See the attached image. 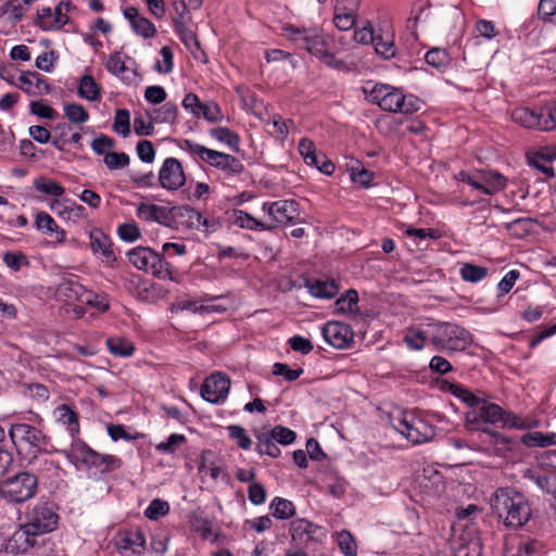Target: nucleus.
Instances as JSON below:
<instances>
[{
  "mask_svg": "<svg viewBox=\"0 0 556 556\" xmlns=\"http://www.w3.org/2000/svg\"><path fill=\"white\" fill-rule=\"evenodd\" d=\"M33 1L34 0H9L3 5V11L17 22L21 21L24 14L29 10Z\"/></svg>",
  "mask_w": 556,
  "mask_h": 556,
  "instance_id": "obj_43",
  "label": "nucleus"
},
{
  "mask_svg": "<svg viewBox=\"0 0 556 556\" xmlns=\"http://www.w3.org/2000/svg\"><path fill=\"white\" fill-rule=\"evenodd\" d=\"M404 341L409 348H424L429 344V334L428 331L420 329H408Z\"/></svg>",
  "mask_w": 556,
  "mask_h": 556,
  "instance_id": "obj_47",
  "label": "nucleus"
},
{
  "mask_svg": "<svg viewBox=\"0 0 556 556\" xmlns=\"http://www.w3.org/2000/svg\"><path fill=\"white\" fill-rule=\"evenodd\" d=\"M9 435L15 445L27 444L31 453H34L33 463L36 459V454L48 452V438L43 432L28 424H14L9 430Z\"/></svg>",
  "mask_w": 556,
  "mask_h": 556,
  "instance_id": "obj_10",
  "label": "nucleus"
},
{
  "mask_svg": "<svg viewBox=\"0 0 556 556\" xmlns=\"http://www.w3.org/2000/svg\"><path fill=\"white\" fill-rule=\"evenodd\" d=\"M371 102L389 112L414 114L421 109V101L414 96H404L399 89L389 85H376L370 91Z\"/></svg>",
  "mask_w": 556,
  "mask_h": 556,
  "instance_id": "obj_5",
  "label": "nucleus"
},
{
  "mask_svg": "<svg viewBox=\"0 0 556 556\" xmlns=\"http://www.w3.org/2000/svg\"><path fill=\"white\" fill-rule=\"evenodd\" d=\"M303 372L302 368L291 369L287 364L275 363L273 366V375L282 376L287 381L296 380Z\"/></svg>",
  "mask_w": 556,
  "mask_h": 556,
  "instance_id": "obj_59",
  "label": "nucleus"
},
{
  "mask_svg": "<svg viewBox=\"0 0 556 556\" xmlns=\"http://www.w3.org/2000/svg\"><path fill=\"white\" fill-rule=\"evenodd\" d=\"M501 422L503 427L521 428L522 425L515 414L506 413L500 405L490 403L484 399L478 407L465 415V426L470 431H483L496 438L498 433L491 431L488 425Z\"/></svg>",
  "mask_w": 556,
  "mask_h": 556,
  "instance_id": "obj_3",
  "label": "nucleus"
},
{
  "mask_svg": "<svg viewBox=\"0 0 556 556\" xmlns=\"http://www.w3.org/2000/svg\"><path fill=\"white\" fill-rule=\"evenodd\" d=\"M338 546L344 556H357V545L354 536L348 530L338 534Z\"/></svg>",
  "mask_w": 556,
  "mask_h": 556,
  "instance_id": "obj_46",
  "label": "nucleus"
},
{
  "mask_svg": "<svg viewBox=\"0 0 556 556\" xmlns=\"http://www.w3.org/2000/svg\"><path fill=\"white\" fill-rule=\"evenodd\" d=\"M489 274V269L483 266H478L469 263L463 264L459 275L463 280L468 282H479L483 280Z\"/></svg>",
  "mask_w": 556,
  "mask_h": 556,
  "instance_id": "obj_42",
  "label": "nucleus"
},
{
  "mask_svg": "<svg viewBox=\"0 0 556 556\" xmlns=\"http://www.w3.org/2000/svg\"><path fill=\"white\" fill-rule=\"evenodd\" d=\"M356 13L339 12L337 8H334L333 24L339 30L345 31L352 29L356 23Z\"/></svg>",
  "mask_w": 556,
  "mask_h": 556,
  "instance_id": "obj_51",
  "label": "nucleus"
},
{
  "mask_svg": "<svg viewBox=\"0 0 556 556\" xmlns=\"http://www.w3.org/2000/svg\"><path fill=\"white\" fill-rule=\"evenodd\" d=\"M24 390L22 393L25 396L36 399L39 401H46L49 399V390L45 384L41 383H28L23 384Z\"/></svg>",
  "mask_w": 556,
  "mask_h": 556,
  "instance_id": "obj_55",
  "label": "nucleus"
},
{
  "mask_svg": "<svg viewBox=\"0 0 556 556\" xmlns=\"http://www.w3.org/2000/svg\"><path fill=\"white\" fill-rule=\"evenodd\" d=\"M157 119L161 123L173 124L178 115V106L175 103L167 102L157 111Z\"/></svg>",
  "mask_w": 556,
  "mask_h": 556,
  "instance_id": "obj_63",
  "label": "nucleus"
},
{
  "mask_svg": "<svg viewBox=\"0 0 556 556\" xmlns=\"http://www.w3.org/2000/svg\"><path fill=\"white\" fill-rule=\"evenodd\" d=\"M129 262L140 270L151 273L152 275L173 280V270L170 265L162 255L155 253L149 248H136L128 253Z\"/></svg>",
  "mask_w": 556,
  "mask_h": 556,
  "instance_id": "obj_8",
  "label": "nucleus"
},
{
  "mask_svg": "<svg viewBox=\"0 0 556 556\" xmlns=\"http://www.w3.org/2000/svg\"><path fill=\"white\" fill-rule=\"evenodd\" d=\"M210 136L215 140L225 143L230 149L237 151L240 144L239 136L227 127H215L210 130Z\"/></svg>",
  "mask_w": 556,
  "mask_h": 556,
  "instance_id": "obj_36",
  "label": "nucleus"
},
{
  "mask_svg": "<svg viewBox=\"0 0 556 556\" xmlns=\"http://www.w3.org/2000/svg\"><path fill=\"white\" fill-rule=\"evenodd\" d=\"M64 116L73 124H85L89 119V113L81 104L67 103L64 105Z\"/></svg>",
  "mask_w": 556,
  "mask_h": 556,
  "instance_id": "obj_44",
  "label": "nucleus"
},
{
  "mask_svg": "<svg viewBox=\"0 0 556 556\" xmlns=\"http://www.w3.org/2000/svg\"><path fill=\"white\" fill-rule=\"evenodd\" d=\"M232 222L235 225L239 226L240 228H245L250 230H271L274 229L273 224H267L265 222L258 220L255 217L251 216L247 212H243L241 210L233 211L232 214Z\"/></svg>",
  "mask_w": 556,
  "mask_h": 556,
  "instance_id": "obj_27",
  "label": "nucleus"
},
{
  "mask_svg": "<svg viewBox=\"0 0 556 556\" xmlns=\"http://www.w3.org/2000/svg\"><path fill=\"white\" fill-rule=\"evenodd\" d=\"M2 260L14 271H18L24 266H29L27 256L22 252H5Z\"/></svg>",
  "mask_w": 556,
  "mask_h": 556,
  "instance_id": "obj_52",
  "label": "nucleus"
},
{
  "mask_svg": "<svg viewBox=\"0 0 556 556\" xmlns=\"http://www.w3.org/2000/svg\"><path fill=\"white\" fill-rule=\"evenodd\" d=\"M269 432L271 438L282 445L291 444L296 438L294 431L283 426H275Z\"/></svg>",
  "mask_w": 556,
  "mask_h": 556,
  "instance_id": "obj_56",
  "label": "nucleus"
},
{
  "mask_svg": "<svg viewBox=\"0 0 556 556\" xmlns=\"http://www.w3.org/2000/svg\"><path fill=\"white\" fill-rule=\"evenodd\" d=\"M426 62L433 67H442L447 64L448 55L445 50L431 49L426 53Z\"/></svg>",
  "mask_w": 556,
  "mask_h": 556,
  "instance_id": "obj_60",
  "label": "nucleus"
},
{
  "mask_svg": "<svg viewBox=\"0 0 556 556\" xmlns=\"http://www.w3.org/2000/svg\"><path fill=\"white\" fill-rule=\"evenodd\" d=\"M136 34L144 37L151 38L155 35L156 28L148 18L141 16L136 23L131 26Z\"/></svg>",
  "mask_w": 556,
  "mask_h": 556,
  "instance_id": "obj_64",
  "label": "nucleus"
},
{
  "mask_svg": "<svg viewBox=\"0 0 556 556\" xmlns=\"http://www.w3.org/2000/svg\"><path fill=\"white\" fill-rule=\"evenodd\" d=\"M71 200L68 199H53L49 207L50 210L55 213L60 218L64 220L71 219Z\"/></svg>",
  "mask_w": 556,
  "mask_h": 556,
  "instance_id": "obj_57",
  "label": "nucleus"
},
{
  "mask_svg": "<svg viewBox=\"0 0 556 556\" xmlns=\"http://www.w3.org/2000/svg\"><path fill=\"white\" fill-rule=\"evenodd\" d=\"M254 434L258 441L256 446V452L258 454H266L273 458H277L280 455L281 451L276 445L270 432H262L256 430Z\"/></svg>",
  "mask_w": 556,
  "mask_h": 556,
  "instance_id": "obj_32",
  "label": "nucleus"
},
{
  "mask_svg": "<svg viewBox=\"0 0 556 556\" xmlns=\"http://www.w3.org/2000/svg\"><path fill=\"white\" fill-rule=\"evenodd\" d=\"M34 188L53 199H59L65 193V188L61 184L45 176L37 177L34 180Z\"/></svg>",
  "mask_w": 556,
  "mask_h": 556,
  "instance_id": "obj_31",
  "label": "nucleus"
},
{
  "mask_svg": "<svg viewBox=\"0 0 556 556\" xmlns=\"http://www.w3.org/2000/svg\"><path fill=\"white\" fill-rule=\"evenodd\" d=\"M358 294L355 290H349L345 295L336 301V311L356 316L358 314Z\"/></svg>",
  "mask_w": 556,
  "mask_h": 556,
  "instance_id": "obj_34",
  "label": "nucleus"
},
{
  "mask_svg": "<svg viewBox=\"0 0 556 556\" xmlns=\"http://www.w3.org/2000/svg\"><path fill=\"white\" fill-rule=\"evenodd\" d=\"M323 336L332 348H345L353 339V332L350 326L330 321L323 328Z\"/></svg>",
  "mask_w": 556,
  "mask_h": 556,
  "instance_id": "obj_20",
  "label": "nucleus"
},
{
  "mask_svg": "<svg viewBox=\"0 0 556 556\" xmlns=\"http://www.w3.org/2000/svg\"><path fill=\"white\" fill-rule=\"evenodd\" d=\"M58 521L59 515L52 503H37L26 513L25 522L10 538V551L16 554H26L38 545L40 536L56 528Z\"/></svg>",
  "mask_w": 556,
  "mask_h": 556,
  "instance_id": "obj_1",
  "label": "nucleus"
},
{
  "mask_svg": "<svg viewBox=\"0 0 556 556\" xmlns=\"http://www.w3.org/2000/svg\"><path fill=\"white\" fill-rule=\"evenodd\" d=\"M215 168L222 170L226 176H235L243 172L244 166L239 159L231 154L224 153L216 163Z\"/></svg>",
  "mask_w": 556,
  "mask_h": 556,
  "instance_id": "obj_35",
  "label": "nucleus"
},
{
  "mask_svg": "<svg viewBox=\"0 0 556 556\" xmlns=\"http://www.w3.org/2000/svg\"><path fill=\"white\" fill-rule=\"evenodd\" d=\"M181 105L193 117L204 118L208 123H218L224 118L222 110L216 102L203 103L199 96L193 92H189L184 97Z\"/></svg>",
  "mask_w": 556,
  "mask_h": 556,
  "instance_id": "obj_12",
  "label": "nucleus"
},
{
  "mask_svg": "<svg viewBox=\"0 0 556 556\" xmlns=\"http://www.w3.org/2000/svg\"><path fill=\"white\" fill-rule=\"evenodd\" d=\"M35 227L45 235L54 233L55 243L61 244L66 239V231L62 229L47 212L40 211L35 216Z\"/></svg>",
  "mask_w": 556,
  "mask_h": 556,
  "instance_id": "obj_24",
  "label": "nucleus"
},
{
  "mask_svg": "<svg viewBox=\"0 0 556 556\" xmlns=\"http://www.w3.org/2000/svg\"><path fill=\"white\" fill-rule=\"evenodd\" d=\"M263 211L270 217L274 228L277 225H287L296 223L300 218L299 204L294 200H278L275 202H265Z\"/></svg>",
  "mask_w": 556,
  "mask_h": 556,
  "instance_id": "obj_13",
  "label": "nucleus"
},
{
  "mask_svg": "<svg viewBox=\"0 0 556 556\" xmlns=\"http://www.w3.org/2000/svg\"><path fill=\"white\" fill-rule=\"evenodd\" d=\"M141 546L146 545L144 534L137 530L135 532H126L125 536L121 540L118 544V548L121 549H130L132 546Z\"/></svg>",
  "mask_w": 556,
  "mask_h": 556,
  "instance_id": "obj_53",
  "label": "nucleus"
},
{
  "mask_svg": "<svg viewBox=\"0 0 556 556\" xmlns=\"http://www.w3.org/2000/svg\"><path fill=\"white\" fill-rule=\"evenodd\" d=\"M168 511L169 505L167 502L154 498L144 510V516L150 520H157L160 517L167 515Z\"/></svg>",
  "mask_w": 556,
  "mask_h": 556,
  "instance_id": "obj_48",
  "label": "nucleus"
},
{
  "mask_svg": "<svg viewBox=\"0 0 556 556\" xmlns=\"http://www.w3.org/2000/svg\"><path fill=\"white\" fill-rule=\"evenodd\" d=\"M227 431L230 439L235 440L239 447L242 450H249L251 447L252 441L243 427L231 425L227 427Z\"/></svg>",
  "mask_w": 556,
  "mask_h": 556,
  "instance_id": "obj_50",
  "label": "nucleus"
},
{
  "mask_svg": "<svg viewBox=\"0 0 556 556\" xmlns=\"http://www.w3.org/2000/svg\"><path fill=\"white\" fill-rule=\"evenodd\" d=\"M462 542L455 547V556H482V543L479 536L473 535L466 539L462 536Z\"/></svg>",
  "mask_w": 556,
  "mask_h": 556,
  "instance_id": "obj_33",
  "label": "nucleus"
},
{
  "mask_svg": "<svg viewBox=\"0 0 556 556\" xmlns=\"http://www.w3.org/2000/svg\"><path fill=\"white\" fill-rule=\"evenodd\" d=\"M269 508L273 510V516L278 519H289L295 515L294 504L282 497H275Z\"/></svg>",
  "mask_w": 556,
  "mask_h": 556,
  "instance_id": "obj_37",
  "label": "nucleus"
},
{
  "mask_svg": "<svg viewBox=\"0 0 556 556\" xmlns=\"http://www.w3.org/2000/svg\"><path fill=\"white\" fill-rule=\"evenodd\" d=\"M138 157L144 163H152L155 157V149L151 141L141 140L136 148Z\"/></svg>",
  "mask_w": 556,
  "mask_h": 556,
  "instance_id": "obj_62",
  "label": "nucleus"
},
{
  "mask_svg": "<svg viewBox=\"0 0 556 556\" xmlns=\"http://www.w3.org/2000/svg\"><path fill=\"white\" fill-rule=\"evenodd\" d=\"M38 478L24 471L0 481V496L10 503L21 504L37 493Z\"/></svg>",
  "mask_w": 556,
  "mask_h": 556,
  "instance_id": "obj_7",
  "label": "nucleus"
},
{
  "mask_svg": "<svg viewBox=\"0 0 556 556\" xmlns=\"http://www.w3.org/2000/svg\"><path fill=\"white\" fill-rule=\"evenodd\" d=\"M283 35L327 65L337 66L334 56L329 51L328 40L318 28H296L288 25L283 27Z\"/></svg>",
  "mask_w": 556,
  "mask_h": 556,
  "instance_id": "obj_4",
  "label": "nucleus"
},
{
  "mask_svg": "<svg viewBox=\"0 0 556 556\" xmlns=\"http://www.w3.org/2000/svg\"><path fill=\"white\" fill-rule=\"evenodd\" d=\"M186 442V437L184 434L173 433L170 434L165 442H161L156 445V451L161 453H174L179 445Z\"/></svg>",
  "mask_w": 556,
  "mask_h": 556,
  "instance_id": "obj_58",
  "label": "nucleus"
},
{
  "mask_svg": "<svg viewBox=\"0 0 556 556\" xmlns=\"http://www.w3.org/2000/svg\"><path fill=\"white\" fill-rule=\"evenodd\" d=\"M159 184L168 191L179 190L186 184V174L181 163L175 157H167L157 176Z\"/></svg>",
  "mask_w": 556,
  "mask_h": 556,
  "instance_id": "obj_16",
  "label": "nucleus"
},
{
  "mask_svg": "<svg viewBox=\"0 0 556 556\" xmlns=\"http://www.w3.org/2000/svg\"><path fill=\"white\" fill-rule=\"evenodd\" d=\"M391 424L396 431L415 444L426 442L432 435L431 428L424 420L407 412L392 416Z\"/></svg>",
  "mask_w": 556,
  "mask_h": 556,
  "instance_id": "obj_9",
  "label": "nucleus"
},
{
  "mask_svg": "<svg viewBox=\"0 0 556 556\" xmlns=\"http://www.w3.org/2000/svg\"><path fill=\"white\" fill-rule=\"evenodd\" d=\"M174 218L184 227L200 229V212L189 205H179L172 208Z\"/></svg>",
  "mask_w": 556,
  "mask_h": 556,
  "instance_id": "obj_26",
  "label": "nucleus"
},
{
  "mask_svg": "<svg viewBox=\"0 0 556 556\" xmlns=\"http://www.w3.org/2000/svg\"><path fill=\"white\" fill-rule=\"evenodd\" d=\"M179 147L190 155L199 157L201 161L213 167L216 166V163L219 159H222V155L224 154V152L208 149L189 139L182 140Z\"/></svg>",
  "mask_w": 556,
  "mask_h": 556,
  "instance_id": "obj_23",
  "label": "nucleus"
},
{
  "mask_svg": "<svg viewBox=\"0 0 556 556\" xmlns=\"http://www.w3.org/2000/svg\"><path fill=\"white\" fill-rule=\"evenodd\" d=\"M307 288L312 295L324 299H331L339 291L337 282L329 279L309 281Z\"/></svg>",
  "mask_w": 556,
  "mask_h": 556,
  "instance_id": "obj_29",
  "label": "nucleus"
},
{
  "mask_svg": "<svg viewBox=\"0 0 556 556\" xmlns=\"http://www.w3.org/2000/svg\"><path fill=\"white\" fill-rule=\"evenodd\" d=\"M113 129L118 135L128 137L130 134V113L128 110L119 109L115 112Z\"/></svg>",
  "mask_w": 556,
  "mask_h": 556,
  "instance_id": "obj_45",
  "label": "nucleus"
},
{
  "mask_svg": "<svg viewBox=\"0 0 556 556\" xmlns=\"http://www.w3.org/2000/svg\"><path fill=\"white\" fill-rule=\"evenodd\" d=\"M482 193L492 195L506 187V178L495 172H481Z\"/></svg>",
  "mask_w": 556,
  "mask_h": 556,
  "instance_id": "obj_28",
  "label": "nucleus"
},
{
  "mask_svg": "<svg viewBox=\"0 0 556 556\" xmlns=\"http://www.w3.org/2000/svg\"><path fill=\"white\" fill-rule=\"evenodd\" d=\"M505 556H543V544L536 540H529L516 549L507 551Z\"/></svg>",
  "mask_w": 556,
  "mask_h": 556,
  "instance_id": "obj_39",
  "label": "nucleus"
},
{
  "mask_svg": "<svg viewBox=\"0 0 556 556\" xmlns=\"http://www.w3.org/2000/svg\"><path fill=\"white\" fill-rule=\"evenodd\" d=\"M78 94L88 101H98L100 99V87L91 76L86 75L80 79Z\"/></svg>",
  "mask_w": 556,
  "mask_h": 556,
  "instance_id": "obj_41",
  "label": "nucleus"
},
{
  "mask_svg": "<svg viewBox=\"0 0 556 556\" xmlns=\"http://www.w3.org/2000/svg\"><path fill=\"white\" fill-rule=\"evenodd\" d=\"M103 161L110 169H117L128 166L129 156L124 152H108Z\"/></svg>",
  "mask_w": 556,
  "mask_h": 556,
  "instance_id": "obj_54",
  "label": "nucleus"
},
{
  "mask_svg": "<svg viewBox=\"0 0 556 556\" xmlns=\"http://www.w3.org/2000/svg\"><path fill=\"white\" fill-rule=\"evenodd\" d=\"M448 389L454 396L458 397L464 403H466L470 407V409H475V407H478V405L481 404V402L485 399L484 396L473 394L472 392L457 383H450Z\"/></svg>",
  "mask_w": 556,
  "mask_h": 556,
  "instance_id": "obj_38",
  "label": "nucleus"
},
{
  "mask_svg": "<svg viewBox=\"0 0 556 556\" xmlns=\"http://www.w3.org/2000/svg\"><path fill=\"white\" fill-rule=\"evenodd\" d=\"M73 456L76 460H79L89 467H96L101 472H108L115 468H119L121 466V460L117 457L100 454L85 443L77 444L73 448Z\"/></svg>",
  "mask_w": 556,
  "mask_h": 556,
  "instance_id": "obj_11",
  "label": "nucleus"
},
{
  "mask_svg": "<svg viewBox=\"0 0 556 556\" xmlns=\"http://www.w3.org/2000/svg\"><path fill=\"white\" fill-rule=\"evenodd\" d=\"M170 17L175 29L185 25H191L192 16L185 0H172Z\"/></svg>",
  "mask_w": 556,
  "mask_h": 556,
  "instance_id": "obj_30",
  "label": "nucleus"
},
{
  "mask_svg": "<svg viewBox=\"0 0 556 556\" xmlns=\"http://www.w3.org/2000/svg\"><path fill=\"white\" fill-rule=\"evenodd\" d=\"M522 442L530 447L556 445V433L530 432L523 435Z\"/></svg>",
  "mask_w": 556,
  "mask_h": 556,
  "instance_id": "obj_40",
  "label": "nucleus"
},
{
  "mask_svg": "<svg viewBox=\"0 0 556 556\" xmlns=\"http://www.w3.org/2000/svg\"><path fill=\"white\" fill-rule=\"evenodd\" d=\"M56 294L60 299L67 303H81L88 302L91 295V291L87 290L78 280L75 278L64 279L56 288Z\"/></svg>",
  "mask_w": 556,
  "mask_h": 556,
  "instance_id": "obj_19",
  "label": "nucleus"
},
{
  "mask_svg": "<svg viewBox=\"0 0 556 556\" xmlns=\"http://www.w3.org/2000/svg\"><path fill=\"white\" fill-rule=\"evenodd\" d=\"M25 93L36 97L48 94L50 92V86L40 74L36 72H24L15 84Z\"/></svg>",
  "mask_w": 556,
  "mask_h": 556,
  "instance_id": "obj_21",
  "label": "nucleus"
},
{
  "mask_svg": "<svg viewBox=\"0 0 556 556\" xmlns=\"http://www.w3.org/2000/svg\"><path fill=\"white\" fill-rule=\"evenodd\" d=\"M229 388V377L222 372H215L204 380L201 387V396L212 404H220L227 399Z\"/></svg>",
  "mask_w": 556,
  "mask_h": 556,
  "instance_id": "obj_17",
  "label": "nucleus"
},
{
  "mask_svg": "<svg viewBox=\"0 0 556 556\" xmlns=\"http://www.w3.org/2000/svg\"><path fill=\"white\" fill-rule=\"evenodd\" d=\"M372 45L376 52L384 59H391L395 55L394 35L389 28L377 33Z\"/></svg>",
  "mask_w": 556,
  "mask_h": 556,
  "instance_id": "obj_25",
  "label": "nucleus"
},
{
  "mask_svg": "<svg viewBox=\"0 0 556 556\" xmlns=\"http://www.w3.org/2000/svg\"><path fill=\"white\" fill-rule=\"evenodd\" d=\"M71 2H60L53 9L43 7L37 11V25L46 30H59L68 22Z\"/></svg>",
  "mask_w": 556,
  "mask_h": 556,
  "instance_id": "obj_14",
  "label": "nucleus"
},
{
  "mask_svg": "<svg viewBox=\"0 0 556 556\" xmlns=\"http://www.w3.org/2000/svg\"><path fill=\"white\" fill-rule=\"evenodd\" d=\"M511 119L529 129L540 131L556 130V100L547 102L539 110L517 108L511 112Z\"/></svg>",
  "mask_w": 556,
  "mask_h": 556,
  "instance_id": "obj_6",
  "label": "nucleus"
},
{
  "mask_svg": "<svg viewBox=\"0 0 556 556\" xmlns=\"http://www.w3.org/2000/svg\"><path fill=\"white\" fill-rule=\"evenodd\" d=\"M163 215L164 207L156 204L142 203L137 210V216L143 220H160Z\"/></svg>",
  "mask_w": 556,
  "mask_h": 556,
  "instance_id": "obj_49",
  "label": "nucleus"
},
{
  "mask_svg": "<svg viewBox=\"0 0 556 556\" xmlns=\"http://www.w3.org/2000/svg\"><path fill=\"white\" fill-rule=\"evenodd\" d=\"M90 248L94 254H99L101 260L109 265H112L115 261V254L112 249V242L109 237L100 230H93L90 232Z\"/></svg>",
  "mask_w": 556,
  "mask_h": 556,
  "instance_id": "obj_22",
  "label": "nucleus"
},
{
  "mask_svg": "<svg viewBox=\"0 0 556 556\" xmlns=\"http://www.w3.org/2000/svg\"><path fill=\"white\" fill-rule=\"evenodd\" d=\"M493 513L504 520L506 527L520 528L531 517L528 498L514 488H500L491 497Z\"/></svg>",
  "mask_w": 556,
  "mask_h": 556,
  "instance_id": "obj_2",
  "label": "nucleus"
},
{
  "mask_svg": "<svg viewBox=\"0 0 556 556\" xmlns=\"http://www.w3.org/2000/svg\"><path fill=\"white\" fill-rule=\"evenodd\" d=\"M30 112L41 118L55 119L59 114L58 112L40 101H33L30 103Z\"/></svg>",
  "mask_w": 556,
  "mask_h": 556,
  "instance_id": "obj_61",
  "label": "nucleus"
},
{
  "mask_svg": "<svg viewBox=\"0 0 556 556\" xmlns=\"http://www.w3.org/2000/svg\"><path fill=\"white\" fill-rule=\"evenodd\" d=\"M298 149L307 165L315 166L326 175H331L333 173L334 164L327 160L323 153H317L315 143L311 139H301Z\"/></svg>",
  "mask_w": 556,
  "mask_h": 556,
  "instance_id": "obj_18",
  "label": "nucleus"
},
{
  "mask_svg": "<svg viewBox=\"0 0 556 556\" xmlns=\"http://www.w3.org/2000/svg\"><path fill=\"white\" fill-rule=\"evenodd\" d=\"M289 532L293 543L308 547L311 543L319 542L326 535L321 527L304 519L291 521Z\"/></svg>",
  "mask_w": 556,
  "mask_h": 556,
  "instance_id": "obj_15",
  "label": "nucleus"
}]
</instances>
